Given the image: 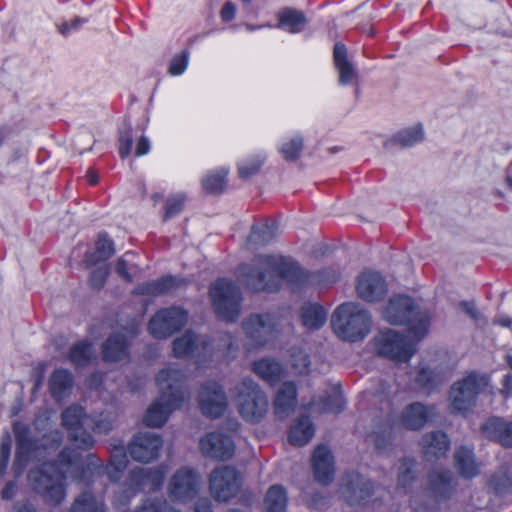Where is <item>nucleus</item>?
<instances>
[{
  "mask_svg": "<svg viewBox=\"0 0 512 512\" xmlns=\"http://www.w3.org/2000/svg\"><path fill=\"white\" fill-rule=\"evenodd\" d=\"M256 264H242V276L247 288L253 292H278L282 281L295 291L307 287L323 288L336 283L340 278L338 269L332 267L310 271L302 268L292 258L282 255H259Z\"/></svg>",
  "mask_w": 512,
  "mask_h": 512,
  "instance_id": "obj_1",
  "label": "nucleus"
},
{
  "mask_svg": "<svg viewBox=\"0 0 512 512\" xmlns=\"http://www.w3.org/2000/svg\"><path fill=\"white\" fill-rule=\"evenodd\" d=\"M81 455L70 447H64L57 459L44 461L28 472L31 489L50 508L59 507L67 497V473L61 467L74 468Z\"/></svg>",
  "mask_w": 512,
  "mask_h": 512,
  "instance_id": "obj_2",
  "label": "nucleus"
},
{
  "mask_svg": "<svg viewBox=\"0 0 512 512\" xmlns=\"http://www.w3.org/2000/svg\"><path fill=\"white\" fill-rule=\"evenodd\" d=\"M179 372L176 369H161L156 377V385L160 389V397L146 410L143 422L146 426L160 428L165 425L170 414L180 409L185 401L182 387L176 383Z\"/></svg>",
  "mask_w": 512,
  "mask_h": 512,
  "instance_id": "obj_3",
  "label": "nucleus"
},
{
  "mask_svg": "<svg viewBox=\"0 0 512 512\" xmlns=\"http://www.w3.org/2000/svg\"><path fill=\"white\" fill-rule=\"evenodd\" d=\"M383 318L391 325L404 326L417 342L429 333L431 314L421 310L414 298L398 294L389 299L382 311Z\"/></svg>",
  "mask_w": 512,
  "mask_h": 512,
  "instance_id": "obj_4",
  "label": "nucleus"
},
{
  "mask_svg": "<svg viewBox=\"0 0 512 512\" xmlns=\"http://www.w3.org/2000/svg\"><path fill=\"white\" fill-rule=\"evenodd\" d=\"M12 431L15 438L12 470L16 476L24 473L33 456L43 451L56 450L62 444V437L58 432L44 434L40 440L34 437L30 427L21 421L13 423Z\"/></svg>",
  "mask_w": 512,
  "mask_h": 512,
  "instance_id": "obj_5",
  "label": "nucleus"
},
{
  "mask_svg": "<svg viewBox=\"0 0 512 512\" xmlns=\"http://www.w3.org/2000/svg\"><path fill=\"white\" fill-rule=\"evenodd\" d=\"M372 318L359 303L344 302L331 316L334 333L342 340L355 343L363 340L370 332Z\"/></svg>",
  "mask_w": 512,
  "mask_h": 512,
  "instance_id": "obj_6",
  "label": "nucleus"
},
{
  "mask_svg": "<svg viewBox=\"0 0 512 512\" xmlns=\"http://www.w3.org/2000/svg\"><path fill=\"white\" fill-rule=\"evenodd\" d=\"M208 294L213 312L219 320L237 322L242 311L243 294L231 279L217 278L210 284Z\"/></svg>",
  "mask_w": 512,
  "mask_h": 512,
  "instance_id": "obj_7",
  "label": "nucleus"
},
{
  "mask_svg": "<svg viewBox=\"0 0 512 512\" xmlns=\"http://www.w3.org/2000/svg\"><path fill=\"white\" fill-rule=\"evenodd\" d=\"M166 471L163 467L131 469L124 483V490L117 497V508L123 506L122 511L127 512L131 500L145 488L151 492L159 491L164 483Z\"/></svg>",
  "mask_w": 512,
  "mask_h": 512,
  "instance_id": "obj_8",
  "label": "nucleus"
},
{
  "mask_svg": "<svg viewBox=\"0 0 512 512\" xmlns=\"http://www.w3.org/2000/svg\"><path fill=\"white\" fill-rule=\"evenodd\" d=\"M238 411L249 423L262 421L268 412L269 402L260 386L250 378L243 379L237 386Z\"/></svg>",
  "mask_w": 512,
  "mask_h": 512,
  "instance_id": "obj_9",
  "label": "nucleus"
},
{
  "mask_svg": "<svg viewBox=\"0 0 512 512\" xmlns=\"http://www.w3.org/2000/svg\"><path fill=\"white\" fill-rule=\"evenodd\" d=\"M249 349H259L280 334L279 319L270 313L250 314L242 322Z\"/></svg>",
  "mask_w": 512,
  "mask_h": 512,
  "instance_id": "obj_10",
  "label": "nucleus"
},
{
  "mask_svg": "<svg viewBox=\"0 0 512 512\" xmlns=\"http://www.w3.org/2000/svg\"><path fill=\"white\" fill-rule=\"evenodd\" d=\"M416 342L392 329L381 331L374 338L378 355L397 362H408L416 352Z\"/></svg>",
  "mask_w": 512,
  "mask_h": 512,
  "instance_id": "obj_11",
  "label": "nucleus"
},
{
  "mask_svg": "<svg viewBox=\"0 0 512 512\" xmlns=\"http://www.w3.org/2000/svg\"><path fill=\"white\" fill-rule=\"evenodd\" d=\"M188 321V312L181 306L158 309L147 323L149 334L158 340L167 339L180 332Z\"/></svg>",
  "mask_w": 512,
  "mask_h": 512,
  "instance_id": "obj_12",
  "label": "nucleus"
},
{
  "mask_svg": "<svg viewBox=\"0 0 512 512\" xmlns=\"http://www.w3.org/2000/svg\"><path fill=\"white\" fill-rule=\"evenodd\" d=\"M483 386V378L476 372H470L455 382L450 389L451 411L461 415L470 412L475 407Z\"/></svg>",
  "mask_w": 512,
  "mask_h": 512,
  "instance_id": "obj_13",
  "label": "nucleus"
},
{
  "mask_svg": "<svg viewBox=\"0 0 512 512\" xmlns=\"http://www.w3.org/2000/svg\"><path fill=\"white\" fill-rule=\"evenodd\" d=\"M85 409L78 404H71L61 413V424L68 431L69 440L80 450H90L95 440L92 434L83 428Z\"/></svg>",
  "mask_w": 512,
  "mask_h": 512,
  "instance_id": "obj_14",
  "label": "nucleus"
},
{
  "mask_svg": "<svg viewBox=\"0 0 512 512\" xmlns=\"http://www.w3.org/2000/svg\"><path fill=\"white\" fill-rule=\"evenodd\" d=\"M241 485L240 473L232 466L217 467L209 477L211 495L218 502H227L235 497Z\"/></svg>",
  "mask_w": 512,
  "mask_h": 512,
  "instance_id": "obj_15",
  "label": "nucleus"
},
{
  "mask_svg": "<svg viewBox=\"0 0 512 512\" xmlns=\"http://www.w3.org/2000/svg\"><path fill=\"white\" fill-rule=\"evenodd\" d=\"M341 491L350 506H367L376 491V484L356 471L342 477Z\"/></svg>",
  "mask_w": 512,
  "mask_h": 512,
  "instance_id": "obj_16",
  "label": "nucleus"
},
{
  "mask_svg": "<svg viewBox=\"0 0 512 512\" xmlns=\"http://www.w3.org/2000/svg\"><path fill=\"white\" fill-rule=\"evenodd\" d=\"M200 476L192 468L182 467L171 477L168 485V495L174 502L187 503L199 493Z\"/></svg>",
  "mask_w": 512,
  "mask_h": 512,
  "instance_id": "obj_17",
  "label": "nucleus"
},
{
  "mask_svg": "<svg viewBox=\"0 0 512 512\" xmlns=\"http://www.w3.org/2000/svg\"><path fill=\"white\" fill-rule=\"evenodd\" d=\"M163 446L161 435L150 432H138L128 443L127 451L132 460L139 463L155 461Z\"/></svg>",
  "mask_w": 512,
  "mask_h": 512,
  "instance_id": "obj_18",
  "label": "nucleus"
},
{
  "mask_svg": "<svg viewBox=\"0 0 512 512\" xmlns=\"http://www.w3.org/2000/svg\"><path fill=\"white\" fill-rule=\"evenodd\" d=\"M198 403L202 414L211 419L220 418L228 407L226 393L215 381H207L200 387Z\"/></svg>",
  "mask_w": 512,
  "mask_h": 512,
  "instance_id": "obj_19",
  "label": "nucleus"
},
{
  "mask_svg": "<svg viewBox=\"0 0 512 512\" xmlns=\"http://www.w3.org/2000/svg\"><path fill=\"white\" fill-rule=\"evenodd\" d=\"M202 454L218 461L231 459L236 450L232 437L224 432L212 431L201 437L199 442Z\"/></svg>",
  "mask_w": 512,
  "mask_h": 512,
  "instance_id": "obj_20",
  "label": "nucleus"
},
{
  "mask_svg": "<svg viewBox=\"0 0 512 512\" xmlns=\"http://www.w3.org/2000/svg\"><path fill=\"white\" fill-rule=\"evenodd\" d=\"M356 291L361 299L367 302H378L385 297L387 284L378 272L364 271L358 276Z\"/></svg>",
  "mask_w": 512,
  "mask_h": 512,
  "instance_id": "obj_21",
  "label": "nucleus"
},
{
  "mask_svg": "<svg viewBox=\"0 0 512 512\" xmlns=\"http://www.w3.org/2000/svg\"><path fill=\"white\" fill-rule=\"evenodd\" d=\"M187 284L188 281L186 279L168 274L155 280L137 284L133 288L132 294L137 296H160L185 287Z\"/></svg>",
  "mask_w": 512,
  "mask_h": 512,
  "instance_id": "obj_22",
  "label": "nucleus"
},
{
  "mask_svg": "<svg viewBox=\"0 0 512 512\" xmlns=\"http://www.w3.org/2000/svg\"><path fill=\"white\" fill-rule=\"evenodd\" d=\"M311 464L314 478L319 484L327 486L333 482L335 475L334 456L327 445L319 444L315 448Z\"/></svg>",
  "mask_w": 512,
  "mask_h": 512,
  "instance_id": "obj_23",
  "label": "nucleus"
},
{
  "mask_svg": "<svg viewBox=\"0 0 512 512\" xmlns=\"http://www.w3.org/2000/svg\"><path fill=\"white\" fill-rule=\"evenodd\" d=\"M298 389L294 381H285L277 390L273 399L275 417L288 418L297 406Z\"/></svg>",
  "mask_w": 512,
  "mask_h": 512,
  "instance_id": "obj_24",
  "label": "nucleus"
},
{
  "mask_svg": "<svg viewBox=\"0 0 512 512\" xmlns=\"http://www.w3.org/2000/svg\"><path fill=\"white\" fill-rule=\"evenodd\" d=\"M129 349V339L122 333H113L102 344V360L106 363H118L123 360H129Z\"/></svg>",
  "mask_w": 512,
  "mask_h": 512,
  "instance_id": "obj_25",
  "label": "nucleus"
},
{
  "mask_svg": "<svg viewBox=\"0 0 512 512\" xmlns=\"http://www.w3.org/2000/svg\"><path fill=\"white\" fill-rule=\"evenodd\" d=\"M450 444L448 435L441 430L424 434L420 441L423 456L427 461H436L443 457L449 451Z\"/></svg>",
  "mask_w": 512,
  "mask_h": 512,
  "instance_id": "obj_26",
  "label": "nucleus"
},
{
  "mask_svg": "<svg viewBox=\"0 0 512 512\" xmlns=\"http://www.w3.org/2000/svg\"><path fill=\"white\" fill-rule=\"evenodd\" d=\"M482 434L501 446L512 447V421L507 422L499 417H490L481 425Z\"/></svg>",
  "mask_w": 512,
  "mask_h": 512,
  "instance_id": "obj_27",
  "label": "nucleus"
},
{
  "mask_svg": "<svg viewBox=\"0 0 512 512\" xmlns=\"http://www.w3.org/2000/svg\"><path fill=\"white\" fill-rule=\"evenodd\" d=\"M433 410V406L413 402L402 411L400 415L401 423L408 430L418 431L429 421Z\"/></svg>",
  "mask_w": 512,
  "mask_h": 512,
  "instance_id": "obj_28",
  "label": "nucleus"
},
{
  "mask_svg": "<svg viewBox=\"0 0 512 512\" xmlns=\"http://www.w3.org/2000/svg\"><path fill=\"white\" fill-rule=\"evenodd\" d=\"M333 64L339 73V84L342 86L350 85L357 79V72L354 65L348 59L346 46L337 42L333 49Z\"/></svg>",
  "mask_w": 512,
  "mask_h": 512,
  "instance_id": "obj_29",
  "label": "nucleus"
},
{
  "mask_svg": "<svg viewBox=\"0 0 512 512\" xmlns=\"http://www.w3.org/2000/svg\"><path fill=\"white\" fill-rule=\"evenodd\" d=\"M428 485L434 497L442 500L449 499L455 490L453 475L446 469L430 471Z\"/></svg>",
  "mask_w": 512,
  "mask_h": 512,
  "instance_id": "obj_30",
  "label": "nucleus"
},
{
  "mask_svg": "<svg viewBox=\"0 0 512 512\" xmlns=\"http://www.w3.org/2000/svg\"><path fill=\"white\" fill-rule=\"evenodd\" d=\"M104 473V464L102 460L94 453L87 455V462L85 464H77L72 472L71 476L73 480L78 484L91 485L96 476Z\"/></svg>",
  "mask_w": 512,
  "mask_h": 512,
  "instance_id": "obj_31",
  "label": "nucleus"
},
{
  "mask_svg": "<svg viewBox=\"0 0 512 512\" xmlns=\"http://www.w3.org/2000/svg\"><path fill=\"white\" fill-rule=\"evenodd\" d=\"M276 17V27L290 34L300 33L307 24L305 13L291 7H283L277 12Z\"/></svg>",
  "mask_w": 512,
  "mask_h": 512,
  "instance_id": "obj_32",
  "label": "nucleus"
},
{
  "mask_svg": "<svg viewBox=\"0 0 512 512\" xmlns=\"http://www.w3.org/2000/svg\"><path fill=\"white\" fill-rule=\"evenodd\" d=\"M315 434V426L308 415L296 418L288 433V441L295 447L306 445Z\"/></svg>",
  "mask_w": 512,
  "mask_h": 512,
  "instance_id": "obj_33",
  "label": "nucleus"
},
{
  "mask_svg": "<svg viewBox=\"0 0 512 512\" xmlns=\"http://www.w3.org/2000/svg\"><path fill=\"white\" fill-rule=\"evenodd\" d=\"M327 310L323 305L315 302H308L302 305L300 310V321L303 327L308 330H319L327 321Z\"/></svg>",
  "mask_w": 512,
  "mask_h": 512,
  "instance_id": "obj_34",
  "label": "nucleus"
},
{
  "mask_svg": "<svg viewBox=\"0 0 512 512\" xmlns=\"http://www.w3.org/2000/svg\"><path fill=\"white\" fill-rule=\"evenodd\" d=\"M253 372L270 386H275L281 381L283 369L281 364L271 358H261L252 363Z\"/></svg>",
  "mask_w": 512,
  "mask_h": 512,
  "instance_id": "obj_35",
  "label": "nucleus"
},
{
  "mask_svg": "<svg viewBox=\"0 0 512 512\" xmlns=\"http://www.w3.org/2000/svg\"><path fill=\"white\" fill-rule=\"evenodd\" d=\"M115 253L114 242L110 239L107 232L102 231L98 234L95 250L87 251L84 261L87 265H96L101 261H106Z\"/></svg>",
  "mask_w": 512,
  "mask_h": 512,
  "instance_id": "obj_36",
  "label": "nucleus"
},
{
  "mask_svg": "<svg viewBox=\"0 0 512 512\" xmlns=\"http://www.w3.org/2000/svg\"><path fill=\"white\" fill-rule=\"evenodd\" d=\"M279 223L274 219H266L263 223L253 224L248 242L255 246H265L277 236Z\"/></svg>",
  "mask_w": 512,
  "mask_h": 512,
  "instance_id": "obj_37",
  "label": "nucleus"
},
{
  "mask_svg": "<svg viewBox=\"0 0 512 512\" xmlns=\"http://www.w3.org/2000/svg\"><path fill=\"white\" fill-rule=\"evenodd\" d=\"M73 384L74 378L72 373L64 368L55 369L51 373L48 381L50 394L54 398H62L65 396L72 389Z\"/></svg>",
  "mask_w": 512,
  "mask_h": 512,
  "instance_id": "obj_38",
  "label": "nucleus"
},
{
  "mask_svg": "<svg viewBox=\"0 0 512 512\" xmlns=\"http://www.w3.org/2000/svg\"><path fill=\"white\" fill-rule=\"evenodd\" d=\"M127 449L123 445L115 446L107 465H104V473L106 472L111 482H118L122 473L127 467Z\"/></svg>",
  "mask_w": 512,
  "mask_h": 512,
  "instance_id": "obj_39",
  "label": "nucleus"
},
{
  "mask_svg": "<svg viewBox=\"0 0 512 512\" xmlns=\"http://www.w3.org/2000/svg\"><path fill=\"white\" fill-rule=\"evenodd\" d=\"M69 361L76 368L88 366L94 358L93 345L88 340L73 343L68 352Z\"/></svg>",
  "mask_w": 512,
  "mask_h": 512,
  "instance_id": "obj_40",
  "label": "nucleus"
},
{
  "mask_svg": "<svg viewBox=\"0 0 512 512\" xmlns=\"http://www.w3.org/2000/svg\"><path fill=\"white\" fill-rule=\"evenodd\" d=\"M203 190L209 195L222 194L228 184V170L221 168L207 173L201 181Z\"/></svg>",
  "mask_w": 512,
  "mask_h": 512,
  "instance_id": "obj_41",
  "label": "nucleus"
},
{
  "mask_svg": "<svg viewBox=\"0 0 512 512\" xmlns=\"http://www.w3.org/2000/svg\"><path fill=\"white\" fill-rule=\"evenodd\" d=\"M454 458L455 467L462 477L471 479L479 474V468L474 460V455L467 448L460 447L457 449Z\"/></svg>",
  "mask_w": 512,
  "mask_h": 512,
  "instance_id": "obj_42",
  "label": "nucleus"
},
{
  "mask_svg": "<svg viewBox=\"0 0 512 512\" xmlns=\"http://www.w3.org/2000/svg\"><path fill=\"white\" fill-rule=\"evenodd\" d=\"M287 501V491L284 486L280 484L270 486L264 498L266 512H285Z\"/></svg>",
  "mask_w": 512,
  "mask_h": 512,
  "instance_id": "obj_43",
  "label": "nucleus"
},
{
  "mask_svg": "<svg viewBox=\"0 0 512 512\" xmlns=\"http://www.w3.org/2000/svg\"><path fill=\"white\" fill-rule=\"evenodd\" d=\"M69 512H106V506L92 492L84 491L74 499Z\"/></svg>",
  "mask_w": 512,
  "mask_h": 512,
  "instance_id": "obj_44",
  "label": "nucleus"
},
{
  "mask_svg": "<svg viewBox=\"0 0 512 512\" xmlns=\"http://www.w3.org/2000/svg\"><path fill=\"white\" fill-rule=\"evenodd\" d=\"M197 349V336L193 332H186L176 338L172 343L173 354L177 358L189 356Z\"/></svg>",
  "mask_w": 512,
  "mask_h": 512,
  "instance_id": "obj_45",
  "label": "nucleus"
},
{
  "mask_svg": "<svg viewBox=\"0 0 512 512\" xmlns=\"http://www.w3.org/2000/svg\"><path fill=\"white\" fill-rule=\"evenodd\" d=\"M415 460L413 458L404 457L401 460V465L399 468L398 474V489H408L413 483L416 481V473H415Z\"/></svg>",
  "mask_w": 512,
  "mask_h": 512,
  "instance_id": "obj_46",
  "label": "nucleus"
},
{
  "mask_svg": "<svg viewBox=\"0 0 512 512\" xmlns=\"http://www.w3.org/2000/svg\"><path fill=\"white\" fill-rule=\"evenodd\" d=\"M394 426L391 423H384L379 426L378 431H374L371 435L378 452L385 451L392 444Z\"/></svg>",
  "mask_w": 512,
  "mask_h": 512,
  "instance_id": "obj_47",
  "label": "nucleus"
},
{
  "mask_svg": "<svg viewBox=\"0 0 512 512\" xmlns=\"http://www.w3.org/2000/svg\"><path fill=\"white\" fill-rule=\"evenodd\" d=\"M187 197L184 193H176L169 196L164 205V214L162 220L164 222L179 215L185 207Z\"/></svg>",
  "mask_w": 512,
  "mask_h": 512,
  "instance_id": "obj_48",
  "label": "nucleus"
},
{
  "mask_svg": "<svg viewBox=\"0 0 512 512\" xmlns=\"http://www.w3.org/2000/svg\"><path fill=\"white\" fill-rule=\"evenodd\" d=\"M265 163L262 155H253L238 164V175L241 179H248L256 175Z\"/></svg>",
  "mask_w": 512,
  "mask_h": 512,
  "instance_id": "obj_49",
  "label": "nucleus"
},
{
  "mask_svg": "<svg viewBox=\"0 0 512 512\" xmlns=\"http://www.w3.org/2000/svg\"><path fill=\"white\" fill-rule=\"evenodd\" d=\"M304 143L302 137H294L289 141L282 143L279 152L288 162H294L300 158L303 151Z\"/></svg>",
  "mask_w": 512,
  "mask_h": 512,
  "instance_id": "obj_50",
  "label": "nucleus"
},
{
  "mask_svg": "<svg viewBox=\"0 0 512 512\" xmlns=\"http://www.w3.org/2000/svg\"><path fill=\"white\" fill-rule=\"evenodd\" d=\"M424 139V130H400L393 137L392 142L405 148L411 147Z\"/></svg>",
  "mask_w": 512,
  "mask_h": 512,
  "instance_id": "obj_51",
  "label": "nucleus"
},
{
  "mask_svg": "<svg viewBox=\"0 0 512 512\" xmlns=\"http://www.w3.org/2000/svg\"><path fill=\"white\" fill-rule=\"evenodd\" d=\"M415 382L421 389L428 392L434 391L438 386L437 375L428 367H422L418 370Z\"/></svg>",
  "mask_w": 512,
  "mask_h": 512,
  "instance_id": "obj_52",
  "label": "nucleus"
},
{
  "mask_svg": "<svg viewBox=\"0 0 512 512\" xmlns=\"http://www.w3.org/2000/svg\"><path fill=\"white\" fill-rule=\"evenodd\" d=\"M134 512H180L172 507L166 499L144 500Z\"/></svg>",
  "mask_w": 512,
  "mask_h": 512,
  "instance_id": "obj_53",
  "label": "nucleus"
},
{
  "mask_svg": "<svg viewBox=\"0 0 512 512\" xmlns=\"http://www.w3.org/2000/svg\"><path fill=\"white\" fill-rule=\"evenodd\" d=\"M109 275L110 271L106 265L93 269L88 279L90 288L96 291H100L105 286Z\"/></svg>",
  "mask_w": 512,
  "mask_h": 512,
  "instance_id": "obj_54",
  "label": "nucleus"
},
{
  "mask_svg": "<svg viewBox=\"0 0 512 512\" xmlns=\"http://www.w3.org/2000/svg\"><path fill=\"white\" fill-rule=\"evenodd\" d=\"M189 62V51L187 49L182 50L179 54H176L170 61L168 72L173 76H179L183 74L188 66Z\"/></svg>",
  "mask_w": 512,
  "mask_h": 512,
  "instance_id": "obj_55",
  "label": "nucleus"
},
{
  "mask_svg": "<svg viewBox=\"0 0 512 512\" xmlns=\"http://www.w3.org/2000/svg\"><path fill=\"white\" fill-rule=\"evenodd\" d=\"M320 404L325 412L340 413L344 409L345 401L341 395L334 394L322 397Z\"/></svg>",
  "mask_w": 512,
  "mask_h": 512,
  "instance_id": "obj_56",
  "label": "nucleus"
},
{
  "mask_svg": "<svg viewBox=\"0 0 512 512\" xmlns=\"http://www.w3.org/2000/svg\"><path fill=\"white\" fill-rule=\"evenodd\" d=\"M11 448L12 445L9 438L5 441H2L0 444V478H3L7 474L10 462Z\"/></svg>",
  "mask_w": 512,
  "mask_h": 512,
  "instance_id": "obj_57",
  "label": "nucleus"
},
{
  "mask_svg": "<svg viewBox=\"0 0 512 512\" xmlns=\"http://www.w3.org/2000/svg\"><path fill=\"white\" fill-rule=\"evenodd\" d=\"M130 131L131 130H123L119 136L118 152L121 159H126L132 152L133 137Z\"/></svg>",
  "mask_w": 512,
  "mask_h": 512,
  "instance_id": "obj_58",
  "label": "nucleus"
},
{
  "mask_svg": "<svg viewBox=\"0 0 512 512\" xmlns=\"http://www.w3.org/2000/svg\"><path fill=\"white\" fill-rule=\"evenodd\" d=\"M86 18L75 17L70 22L64 21L58 25V31L64 36L69 35L72 31L77 30L82 24L87 23Z\"/></svg>",
  "mask_w": 512,
  "mask_h": 512,
  "instance_id": "obj_59",
  "label": "nucleus"
},
{
  "mask_svg": "<svg viewBox=\"0 0 512 512\" xmlns=\"http://www.w3.org/2000/svg\"><path fill=\"white\" fill-rule=\"evenodd\" d=\"M115 271L116 273L126 282H132L133 277L131 273L128 270V264L127 261L123 258H119L115 265Z\"/></svg>",
  "mask_w": 512,
  "mask_h": 512,
  "instance_id": "obj_60",
  "label": "nucleus"
},
{
  "mask_svg": "<svg viewBox=\"0 0 512 512\" xmlns=\"http://www.w3.org/2000/svg\"><path fill=\"white\" fill-rule=\"evenodd\" d=\"M236 7L231 1H227L221 8L220 17L223 22H230L235 18Z\"/></svg>",
  "mask_w": 512,
  "mask_h": 512,
  "instance_id": "obj_61",
  "label": "nucleus"
},
{
  "mask_svg": "<svg viewBox=\"0 0 512 512\" xmlns=\"http://www.w3.org/2000/svg\"><path fill=\"white\" fill-rule=\"evenodd\" d=\"M149 151H150V142H149L148 138L145 136H141L138 139L137 144H136L135 156L136 157L144 156V155L148 154Z\"/></svg>",
  "mask_w": 512,
  "mask_h": 512,
  "instance_id": "obj_62",
  "label": "nucleus"
},
{
  "mask_svg": "<svg viewBox=\"0 0 512 512\" xmlns=\"http://www.w3.org/2000/svg\"><path fill=\"white\" fill-rule=\"evenodd\" d=\"M14 512H38L37 508L29 500L17 501L13 505Z\"/></svg>",
  "mask_w": 512,
  "mask_h": 512,
  "instance_id": "obj_63",
  "label": "nucleus"
},
{
  "mask_svg": "<svg viewBox=\"0 0 512 512\" xmlns=\"http://www.w3.org/2000/svg\"><path fill=\"white\" fill-rule=\"evenodd\" d=\"M193 512H212L211 502L207 498L199 499L194 506Z\"/></svg>",
  "mask_w": 512,
  "mask_h": 512,
  "instance_id": "obj_64",
  "label": "nucleus"
}]
</instances>
